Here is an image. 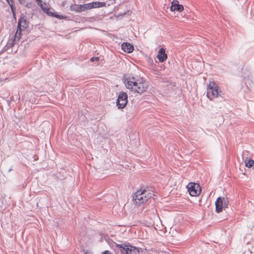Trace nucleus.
I'll use <instances>...</instances> for the list:
<instances>
[{"label":"nucleus","instance_id":"24","mask_svg":"<svg viewBox=\"0 0 254 254\" xmlns=\"http://www.w3.org/2000/svg\"><path fill=\"white\" fill-rule=\"evenodd\" d=\"M23 0H18V1H19V2L20 3H21L22 1H23Z\"/></svg>","mask_w":254,"mask_h":254},{"label":"nucleus","instance_id":"5","mask_svg":"<svg viewBox=\"0 0 254 254\" xmlns=\"http://www.w3.org/2000/svg\"><path fill=\"white\" fill-rule=\"evenodd\" d=\"M127 97V95L125 92L121 91L119 93L116 102L119 109H123L126 106L128 101Z\"/></svg>","mask_w":254,"mask_h":254},{"label":"nucleus","instance_id":"12","mask_svg":"<svg viewBox=\"0 0 254 254\" xmlns=\"http://www.w3.org/2000/svg\"><path fill=\"white\" fill-rule=\"evenodd\" d=\"M39 5L42 10L49 15L57 17V15H54V13L50 11L49 6L45 2H42Z\"/></svg>","mask_w":254,"mask_h":254},{"label":"nucleus","instance_id":"4","mask_svg":"<svg viewBox=\"0 0 254 254\" xmlns=\"http://www.w3.org/2000/svg\"><path fill=\"white\" fill-rule=\"evenodd\" d=\"M188 191L192 196H198L201 192V187L198 184L190 182L187 186Z\"/></svg>","mask_w":254,"mask_h":254},{"label":"nucleus","instance_id":"6","mask_svg":"<svg viewBox=\"0 0 254 254\" xmlns=\"http://www.w3.org/2000/svg\"><path fill=\"white\" fill-rule=\"evenodd\" d=\"M228 200L225 197H219L215 202L216 211L219 213L222 211L223 208L227 207Z\"/></svg>","mask_w":254,"mask_h":254},{"label":"nucleus","instance_id":"13","mask_svg":"<svg viewBox=\"0 0 254 254\" xmlns=\"http://www.w3.org/2000/svg\"><path fill=\"white\" fill-rule=\"evenodd\" d=\"M71 10L76 12H81L84 11L82 4H72L70 6Z\"/></svg>","mask_w":254,"mask_h":254},{"label":"nucleus","instance_id":"9","mask_svg":"<svg viewBox=\"0 0 254 254\" xmlns=\"http://www.w3.org/2000/svg\"><path fill=\"white\" fill-rule=\"evenodd\" d=\"M28 23L24 17H20L18 21L17 28L20 31L24 30L26 28Z\"/></svg>","mask_w":254,"mask_h":254},{"label":"nucleus","instance_id":"27","mask_svg":"<svg viewBox=\"0 0 254 254\" xmlns=\"http://www.w3.org/2000/svg\"><path fill=\"white\" fill-rule=\"evenodd\" d=\"M28 5H29V4H27V5H26V7H29V6H28Z\"/></svg>","mask_w":254,"mask_h":254},{"label":"nucleus","instance_id":"2","mask_svg":"<svg viewBox=\"0 0 254 254\" xmlns=\"http://www.w3.org/2000/svg\"><path fill=\"white\" fill-rule=\"evenodd\" d=\"M154 195L153 192H149L145 189H141L134 193L133 201L135 204H141L146 202Z\"/></svg>","mask_w":254,"mask_h":254},{"label":"nucleus","instance_id":"19","mask_svg":"<svg viewBox=\"0 0 254 254\" xmlns=\"http://www.w3.org/2000/svg\"><path fill=\"white\" fill-rule=\"evenodd\" d=\"M82 5H83V8H84V11H85V10H86L87 9H90L89 3L82 4Z\"/></svg>","mask_w":254,"mask_h":254},{"label":"nucleus","instance_id":"25","mask_svg":"<svg viewBox=\"0 0 254 254\" xmlns=\"http://www.w3.org/2000/svg\"><path fill=\"white\" fill-rule=\"evenodd\" d=\"M11 170H12V168H10V169H9L8 172H10Z\"/></svg>","mask_w":254,"mask_h":254},{"label":"nucleus","instance_id":"1","mask_svg":"<svg viewBox=\"0 0 254 254\" xmlns=\"http://www.w3.org/2000/svg\"><path fill=\"white\" fill-rule=\"evenodd\" d=\"M126 87L133 93L141 94L147 89L148 83L143 78L129 77L125 79Z\"/></svg>","mask_w":254,"mask_h":254},{"label":"nucleus","instance_id":"21","mask_svg":"<svg viewBox=\"0 0 254 254\" xmlns=\"http://www.w3.org/2000/svg\"><path fill=\"white\" fill-rule=\"evenodd\" d=\"M89 6H90V9L94 8V6H93L92 2L89 3Z\"/></svg>","mask_w":254,"mask_h":254},{"label":"nucleus","instance_id":"11","mask_svg":"<svg viewBox=\"0 0 254 254\" xmlns=\"http://www.w3.org/2000/svg\"><path fill=\"white\" fill-rule=\"evenodd\" d=\"M122 49L126 53H130L133 51L134 47L130 43L124 42L122 44Z\"/></svg>","mask_w":254,"mask_h":254},{"label":"nucleus","instance_id":"10","mask_svg":"<svg viewBox=\"0 0 254 254\" xmlns=\"http://www.w3.org/2000/svg\"><path fill=\"white\" fill-rule=\"evenodd\" d=\"M157 57L161 63L164 62L167 59V55L165 53L164 49L161 48L159 49Z\"/></svg>","mask_w":254,"mask_h":254},{"label":"nucleus","instance_id":"22","mask_svg":"<svg viewBox=\"0 0 254 254\" xmlns=\"http://www.w3.org/2000/svg\"><path fill=\"white\" fill-rule=\"evenodd\" d=\"M102 254H111L109 251H106Z\"/></svg>","mask_w":254,"mask_h":254},{"label":"nucleus","instance_id":"16","mask_svg":"<svg viewBox=\"0 0 254 254\" xmlns=\"http://www.w3.org/2000/svg\"><path fill=\"white\" fill-rule=\"evenodd\" d=\"M218 88H219V87H218L217 85H216L215 83L214 82H210L208 84L207 90H210L214 89H218Z\"/></svg>","mask_w":254,"mask_h":254},{"label":"nucleus","instance_id":"17","mask_svg":"<svg viewBox=\"0 0 254 254\" xmlns=\"http://www.w3.org/2000/svg\"><path fill=\"white\" fill-rule=\"evenodd\" d=\"M254 164V161L251 159L245 161V166L248 168L252 167Z\"/></svg>","mask_w":254,"mask_h":254},{"label":"nucleus","instance_id":"23","mask_svg":"<svg viewBox=\"0 0 254 254\" xmlns=\"http://www.w3.org/2000/svg\"><path fill=\"white\" fill-rule=\"evenodd\" d=\"M36 1L38 5H39L42 2V0H36Z\"/></svg>","mask_w":254,"mask_h":254},{"label":"nucleus","instance_id":"18","mask_svg":"<svg viewBox=\"0 0 254 254\" xmlns=\"http://www.w3.org/2000/svg\"><path fill=\"white\" fill-rule=\"evenodd\" d=\"M8 4L9 5L12 11L13 12L14 9V2L13 0H6Z\"/></svg>","mask_w":254,"mask_h":254},{"label":"nucleus","instance_id":"15","mask_svg":"<svg viewBox=\"0 0 254 254\" xmlns=\"http://www.w3.org/2000/svg\"><path fill=\"white\" fill-rule=\"evenodd\" d=\"M92 3L93 4L94 8L101 7L106 6V3L104 2L96 1L92 2Z\"/></svg>","mask_w":254,"mask_h":254},{"label":"nucleus","instance_id":"8","mask_svg":"<svg viewBox=\"0 0 254 254\" xmlns=\"http://www.w3.org/2000/svg\"><path fill=\"white\" fill-rule=\"evenodd\" d=\"M170 9L172 11L177 10L181 12L184 10V6L182 4H180L178 0H174L172 2Z\"/></svg>","mask_w":254,"mask_h":254},{"label":"nucleus","instance_id":"26","mask_svg":"<svg viewBox=\"0 0 254 254\" xmlns=\"http://www.w3.org/2000/svg\"><path fill=\"white\" fill-rule=\"evenodd\" d=\"M28 5H29V4H27V5H26V7H29V6H28Z\"/></svg>","mask_w":254,"mask_h":254},{"label":"nucleus","instance_id":"14","mask_svg":"<svg viewBox=\"0 0 254 254\" xmlns=\"http://www.w3.org/2000/svg\"><path fill=\"white\" fill-rule=\"evenodd\" d=\"M21 32L19 30L17 29V31L15 34L14 39L13 40L12 45L16 44L18 42H19L20 38H21Z\"/></svg>","mask_w":254,"mask_h":254},{"label":"nucleus","instance_id":"3","mask_svg":"<svg viewBox=\"0 0 254 254\" xmlns=\"http://www.w3.org/2000/svg\"><path fill=\"white\" fill-rule=\"evenodd\" d=\"M117 247L120 249L122 254H138L139 249L126 244H118Z\"/></svg>","mask_w":254,"mask_h":254},{"label":"nucleus","instance_id":"20","mask_svg":"<svg viewBox=\"0 0 254 254\" xmlns=\"http://www.w3.org/2000/svg\"><path fill=\"white\" fill-rule=\"evenodd\" d=\"M94 60L99 61V57H96L95 58H92L90 59L91 62H93V61H94Z\"/></svg>","mask_w":254,"mask_h":254},{"label":"nucleus","instance_id":"7","mask_svg":"<svg viewBox=\"0 0 254 254\" xmlns=\"http://www.w3.org/2000/svg\"><path fill=\"white\" fill-rule=\"evenodd\" d=\"M222 92L220 90V88H218V89H214L210 90H207V97L211 100L213 99V98L215 97H221Z\"/></svg>","mask_w":254,"mask_h":254}]
</instances>
